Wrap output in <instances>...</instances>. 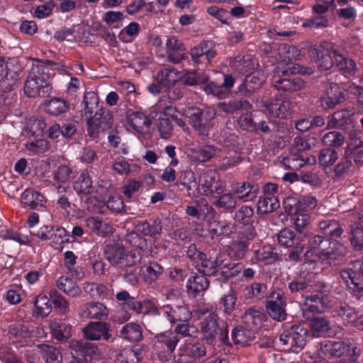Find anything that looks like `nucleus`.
Here are the masks:
<instances>
[{
    "mask_svg": "<svg viewBox=\"0 0 363 363\" xmlns=\"http://www.w3.org/2000/svg\"><path fill=\"white\" fill-rule=\"evenodd\" d=\"M233 219L237 225L254 223V208L250 205H242L234 211Z\"/></svg>",
    "mask_w": 363,
    "mask_h": 363,
    "instance_id": "obj_52",
    "label": "nucleus"
},
{
    "mask_svg": "<svg viewBox=\"0 0 363 363\" xmlns=\"http://www.w3.org/2000/svg\"><path fill=\"white\" fill-rule=\"evenodd\" d=\"M140 26L137 22H131L118 34V38L123 43H131L140 33Z\"/></svg>",
    "mask_w": 363,
    "mask_h": 363,
    "instance_id": "obj_64",
    "label": "nucleus"
},
{
    "mask_svg": "<svg viewBox=\"0 0 363 363\" xmlns=\"http://www.w3.org/2000/svg\"><path fill=\"white\" fill-rule=\"evenodd\" d=\"M336 67L345 74L353 75L357 71L355 62L340 53L337 50L333 52Z\"/></svg>",
    "mask_w": 363,
    "mask_h": 363,
    "instance_id": "obj_48",
    "label": "nucleus"
},
{
    "mask_svg": "<svg viewBox=\"0 0 363 363\" xmlns=\"http://www.w3.org/2000/svg\"><path fill=\"white\" fill-rule=\"evenodd\" d=\"M272 86L278 91L294 93L305 86V82L300 77L289 76L288 71H282V74L274 75L272 79Z\"/></svg>",
    "mask_w": 363,
    "mask_h": 363,
    "instance_id": "obj_12",
    "label": "nucleus"
},
{
    "mask_svg": "<svg viewBox=\"0 0 363 363\" xmlns=\"http://www.w3.org/2000/svg\"><path fill=\"white\" fill-rule=\"evenodd\" d=\"M97 351L98 349L92 343L77 342L69 363H94L98 356Z\"/></svg>",
    "mask_w": 363,
    "mask_h": 363,
    "instance_id": "obj_18",
    "label": "nucleus"
},
{
    "mask_svg": "<svg viewBox=\"0 0 363 363\" xmlns=\"http://www.w3.org/2000/svg\"><path fill=\"white\" fill-rule=\"evenodd\" d=\"M195 314L200 320V330L207 344L215 345L218 340L220 345L232 347L228 325L220 320L216 311L208 307H199L195 311Z\"/></svg>",
    "mask_w": 363,
    "mask_h": 363,
    "instance_id": "obj_2",
    "label": "nucleus"
},
{
    "mask_svg": "<svg viewBox=\"0 0 363 363\" xmlns=\"http://www.w3.org/2000/svg\"><path fill=\"white\" fill-rule=\"evenodd\" d=\"M308 265H313V260L304 262L301 264L299 272L288 283L290 294L294 296L300 295L304 299L302 306L303 315L309 318L308 313H322L333 306V297L330 286L323 281L314 282L313 274L305 273Z\"/></svg>",
    "mask_w": 363,
    "mask_h": 363,
    "instance_id": "obj_1",
    "label": "nucleus"
},
{
    "mask_svg": "<svg viewBox=\"0 0 363 363\" xmlns=\"http://www.w3.org/2000/svg\"><path fill=\"white\" fill-rule=\"evenodd\" d=\"M135 228L144 236L155 238L162 233V220L156 218L149 220H141L135 225Z\"/></svg>",
    "mask_w": 363,
    "mask_h": 363,
    "instance_id": "obj_32",
    "label": "nucleus"
},
{
    "mask_svg": "<svg viewBox=\"0 0 363 363\" xmlns=\"http://www.w3.org/2000/svg\"><path fill=\"white\" fill-rule=\"evenodd\" d=\"M237 302V293L231 289L228 294H224L219 301L220 308L225 315H230L235 308Z\"/></svg>",
    "mask_w": 363,
    "mask_h": 363,
    "instance_id": "obj_56",
    "label": "nucleus"
},
{
    "mask_svg": "<svg viewBox=\"0 0 363 363\" xmlns=\"http://www.w3.org/2000/svg\"><path fill=\"white\" fill-rule=\"evenodd\" d=\"M331 55L328 50H325L320 46L314 45L309 50L311 57L315 62L319 69L327 71L331 69L335 64L333 53Z\"/></svg>",
    "mask_w": 363,
    "mask_h": 363,
    "instance_id": "obj_22",
    "label": "nucleus"
},
{
    "mask_svg": "<svg viewBox=\"0 0 363 363\" xmlns=\"http://www.w3.org/2000/svg\"><path fill=\"white\" fill-rule=\"evenodd\" d=\"M160 313L172 326L178 322H184L192 318L191 311L185 304H164L161 306Z\"/></svg>",
    "mask_w": 363,
    "mask_h": 363,
    "instance_id": "obj_13",
    "label": "nucleus"
},
{
    "mask_svg": "<svg viewBox=\"0 0 363 363\" xmlns=\"http://www.w3.org/2000/svg\"><path fill=\"white\" fill-rule=\"evenodd\" d=\"M49 295L57 313L67 315L69 311V303L67 300L55 289H50Z\"/></svg>",
    "mask_w": 363,
    "mask_h": 363,
    "instance_id": "obj_54",
    "label": "nucleus"
},
{
    "mask_svg": "<svg viewBox=\"0 0 363 363\" xmlns=\"http://www.w3.org/2000/svg\"><path fill=\"white\" fill-rule=\"evenodd\" d=\"M197 264V270L206 276H214L219 269H223V261L216 257L213 259L208 258L205 253V257H202Z\"/></svg>",
    "mask_w": 363,
    "mask_h": 363,
    "instance_id": "obj_34",
    "label": "nucleus"
},
{
    "mask_svg": "<svg viewBox=\"0 0 363 363\" xmlns=\"http://www.w3.org/2000/svg\"><path fill=\"white\" fill-rule=\"evenodd\" d=\"M315 313H308V315L311 320L310 327L313 335L317 337L328 336L333 337L335 335V329L331 326L330 322L328 318L325 317H313Z\"/></svg>",
    "mask_w": 363,
    "mask_h": 363,
    "instance_id": "obj_21",
    "label": "nucleus"
},
{
    "mask_svg": "<svg viewBox=\"0 0 363 363\" xmlns=\"http://www.w3.org/2000/svg\"><path fill=\"white\" fill-rule=\"evenodd\" d=\"M4 336L13 344L23 347L28 345L37 335L35 328L30 323L17 321L9 324L4 330Z\"/></svg>",
    "mask_w": 363,
    "mask_h": 363,
    "instance_id": "obj_8",
    "label": "nucleus"
},
{
    "mask_svg": "<svg viewBox=\"0 0 363 363\" xmlns=\"http://www.w3.org/2000/svg\"><path fill=\"white\" fill-rule=\"evenodd\" d=\"M99 97L94 91L86 92L82 103L83 106L81 110L82 116H84L88 120V118L93 117V114L96 111H99Z\"/></svg>",
    "mask_w": 363,
    "mask_h": 363,
    "instance_id": "obj_41",
    "label": "nucleus"
},
{
    "mask_svg": "<svg viewBox=\"0 0 363 363\" xmlns=\"http://www.w3.org/2000/svg\"><path fill=\"white\" fill-rule=\"evenodd\" d=\"M119 336L130 342H139L143 340L142 327L136 323H128L119 330Z\"/></svg>",
    "mask_w": 363,
    "mask_h": 363,
    "instance_id": "obj_33",
    "label": "nucleus"
},
{
    "mask_svg": "<svg viewBox=\"0 0 363 363\" xmlns=\"http://www.w3.org/2000/svg\"><path fill=\"white\" fill-rule=\"evenodd\" d=\"M57 288L72 298L80 296L82 294L81 288L71 278L65 276H61L56 281Z\"/></svg>",
    "mask_w": 363,
    "mask_h": 363,
    "instance_id": "obj_42",
    "label": "nucleus"
},
{
    "mask_svg": "<svg viewBox=\"0 0 363 363\" xmlns=\"http://www.w3.org/2000/svg\"><path fill=\"white\" fill-rule=\"evenodd\" d=\"M50 330L52 337L60 342H67L72 336V326L65 322H52Z\"/></svg>",
    "mask_w": 363,
    "mask_h": 363,
    "instance_id": "obj_44",
    "label": "nucleus"
},
{
    "mask_svg": "<svg viewBox=\"0 0 363 363\" xmlns=\"http://www.w3.org/2000/svg\"><path fill=\"white\" fill-rule=\"evenodd\" d=\"M287 128L286 123L280 120H269L260 121L256 122V131L255 133H262L263 134L271 135L275 133H284L285 130Z\"/></svg>",
    "mask_w": 363,
    "mask_h": 363,
    "instance_id": "obj_38",
    "label": "nucleus"
},
{
    "mask_svg": "<svg viewBox=\"0 0 363 363\" xmlns=\"http://www.w3.org/2000/svg\"><path fill=\"white\" fill-rule=\"evenodd\" d=\"M125 241L132 247L135 248V250L130 252H139L141 254V251L145 250L147 248L146 239L141 236L138 231L128 233L125 236Z\"/></svg>",
    "mask_w": 363,
    "mask_h": 363,
    "instance_id": "obj_61",
    "label": "nucleus"
},
{
    "mask_svg": "<svg viewBox=\"0 0 363 363\" xmlns=\"http://www.w3.org/2000/svg\"><path fill=\"white\" fill-rule=\"evenodd\" d=\"M52 311V304L50 298L45 295L36 296L34 302V310L33 315L35 317L45 318Z\"/></svg>",
    "mask_w": 363,
    "mask_h": 363,
    "instance_id": "obj_50",
    "label": "nucleus"
},
{
    "mask_svg": "<svg viewBox=\"0 0 363 363\" xmlns=\"http://www.w3.org/2000/svg\"><path fill=\"white\" fill-rule=\"evenodd\" d=\"M44 111L52 116H60L69 110V103L62 97L53 96L44 101L43 104Z\"/></svg>",
    "mask_w": 363,
    "mask_h": 363,
    "instance_id": "obj_27",
    "label": "nucleus"
},
{
    "mask_svg": "<svg viewBox=\"0 0 363 363\" xmlns=\"http://www.w3.org/2000/svg\"><path fill=\"white\" fill-rule=\"evenodd\" d=\"M183 115L189 118L190 125L196 133L202 137H208L213 127V120L216 111L211 107L201 108L196 106H186L182 110Z\"/></svg>",
    "mask_w": 363,
    "mask_h": 363,
    "instance_id": "obj_4",
    "label": "nucleus"
},
{
    "mask_svg": "<svg viewBox=\"0 0 363 363\" xmlns=\"http://www.w3.org/2000/svg\"><path fill=\"white\" fill-rule=\"evenodd\" d=\"M206 354L205 346L200 342H187L180 347L179 355L186 358L188 362H194L203 357Z\"/></svg>",
    "mask_w": 363,
    "mask_h": 363,
    "instance_id": "obj_29",
    "label": "nucleus"
},
{
    "mask_svg": "<svg viewBox=\"0 0 363 363\" xmlns=\"http://www.w3.org/2000/svg\"><path fill=\"white\" fill-rule=\"evenodd\" d=\"M279 207V201L275 196L259 197L257 202V213L260 216L274 211Z\"/></svg>",
    "mask_w": 363,
    "mask_h": 363,
    "instance_id": "obj_49",
    "label": "nucleus"
},
{
    "mask_svg": "<svg viewBox=\"0 0 363 363\" xmlns=\"http://www.w3.org/2000/svg\"><path fill=\"white\" fill-rule=\"evenodd\" d=\"M338 152L333 147L323 148L319 152L318 162L324 168L334 165L338 159Z\"/></svg>",
    "mask_w": 363,
    "mask_h": 363,
    "instance_id": "obj_62",
    "label": "nucleus"
},
{
    "mask_svg": "<svg viewBox=\"0 0 363 363\" xmlns=\"http://www.w3.org/2000/svg\"><path fill=\"white\" fill-rule=\"evenodd\" d=\"M230 187L238 201L241 202L252 201L259 193V186L249 181L233 182Z\"/></svg>",
    "mask_w": 363,
    "mask_h": 363,
    "instance_id": "obj_14",
    "label": "nucleus"
},
{
    "mask_svg": "<svg viewBox=\"0 0 363 363\" xmlns=\"http://www.w3.org/2000/svg\"><path fill=\"white\" fill-rule=\"evenodd\" d=\"M273 299L269 300L266 303V310L269 315L279 322L284 321L286 319V301L284 294L281 291H275L272 294Z\"/></svg>",
    "mask_w": 363,
    "mask_h": 363,
    "instance_id": "obj_17",
    "label": "nucleus"
},
{
    "mask_svg": "<svg viewBox=\"0 0 363 363\" xmlns=\"http://www.w3.org/2000/svg\"><path fill=\"white\" fill-rule=\"evenodd\" d=\"M340 276L347 286L356 282H363V261L354 260L351 267L340 271Z\"/></svg>",
    "mask_w": 363,
    "mask_h": 363,
    "instance_id": "obj_26",
    "label": "nucleus"
},
{
    "mask_svg": "<svg viewBox=\"0 0 363 363\" xmlns=\"http://www.w3.org/2000/svg\"><path fill=\"white\" fill-rule=\"evenodd\" d=\"M127 121L129 125L138 134L145 135L149 132L152 121L144 113L140 111H128Z\"/></svg>",
    "mask_w": 363,
    "mask_h": 363,
    "instance_id": "obj_23",
    "label": "nucleus"
},
{
    "mask_svg": "<svg viewBox=\"0 0 363 363\" xmlns=\"http://www.w3.org/2000/svg\"><path fill=\"white\" fill-rule=\"evenodd\" d=\"M51 74L45 65H33L24 83L23 91L29 98H45L52 91Z\"/></svg>",
    "mask_w": 363,
    "mask_h": 363,
    "instance_id": "obj_3",
    "label": "nucleus"
},
{
    "mask_svg": "<svg viewBox=\"0 0 363 363\" xmlns=\"http://www.w3.org/2000/svg\"><path fill=\"white\" fill-rule=\"evenodd\" d=\"M47 124L44 119L42 117H37L30 119L26 132L29 136L38 138L43 136Z\"/></svg>",
    "mask_w": 363,
    "mask_h": 363,
    "instance_id": "obj_58",
    "label": "nucleus"
},
{
    "mask_svg": "<svg viewBox=\"0 0 363 363\" xmlns=\"http://www.w3.org/2000/svg\"><path fill=\"white\" fill-rule=\"evenodd\" d=\"M309 162V159L304 156L303 153H298L291 151L290 155L284 159V163L292 170H297Z\"/></svg>",
    "mask_w": 363,
    "mask_h": 363,
    "instance_id": "obj_57",
    "label": "nucleus"
},
{
    "mask_svg": "<svg viewBox=\"0 0 363 363\" xmlns=\"http://www.w3.org/2000/svg\"><path fill=\"white\" fill-rule=\"evenodd\" d=\"M279 259L277 252H274V248L271 245H264L253 252L252 259L256 262H272Z\"/></svg>",
    "mask_w": 363,
    "mask_h": 363,
    "instance_id": "obj_53",
    "label": "nucleus"
},
{
    "mask_svg": "<svg viewBox=\"0 0 363 363\" xmlns=\"http://www.w3.org/2000/svg\"><path fill=\"white\" fill-rule=\"evenodd\" d=\"M355 171L353 162L350 160L344 152L343 157L333 169V178L336 180L345 179L347 176L352 174Z\"/></svg>",
    "mask_w": 363,
    "mask_h": 363,
    "instance_id": "obj_39",
    "label": "nucleus"
},
{
    "mask_svg": "<svg viewBox=\"0 0 363 363\" xmlns=\"http://www.w3.org/2000/svg\"><path fill=\"white\" fill-rule=\"evenodd\" d=\"M38 347L44 353L45 363H62V355L55 347L46 344L38 345Z\"/></svg>",
    "mask_w": 363,
    "mask_h": 363,
    "instance_id": "obj_60",
    "label": "nucleus"
},
{
    "mask_svg": "<svg viewBox=\"0 0 363 363\" xmlns=\"http://www.w3.org/2000/svg\"><path fill=\"white\" fill-rule=\"evenodd\" d=\"M337 313L347 324L363 330V314L357 316L356 310L347 304H344L337 308Z\"/></svg>",
    "mask_w": 363,
    "mask_h": 363,
    "instance_id": "obj_30",
    "label": "nucleus"
},
{
    "mask_svg": "<svg viewBox=\"0 0 363 363\" xmlns=\"http://www.w3.org/2000/svg\"><path fill=\"white\" fill-rule=\"evenodd\" d=\"M310 331L303 323H296L285 328L279 338L281 350L299 353L305 347Z\"/></svg>",
    "mask_w": 363,
    "mask_h": 363,
    "instance_id": "obj_5",
    "label": "nucleus"
},
{
    "mask_svg": "<svg viewBox=\"0 0 363 363\" xmlns=\"http://www.w3.org/2000/svg\"><path fill=\"white\" fill-rule=\"evenodd\" d=\"M86 123L88 135L94 139L98 138L101 130L111 128L113 124V116L108 109L101 106L99 111H96L93 117L88 118Z\"/></svg>",
    "mask_w": 363,
    "mask_h": 363,
    "instance_id": "obj_9",
    "label": "nucleus"
},
{
    "mask_svg": "<svg viewBox=\"0 0 363 363\" xmlns=\"http://www.w3.org/2000/svg\"><path fill=\"white\" fill-rule=\"evenodd\" d=\"M104 255L107 261L113 266L120 269L128 265H137L142 259L139 252H129L119 243H110L106 245Z\"/></svg>",
    "mask_w": 363,
    "mask_h": 363,
    "instance_id": "obj_7",
    "label": "nucleus"
},
{
    "mask_svg": "<svg viewBox=\"0 0 363 363\" xmlns=\"http://www.w3.org/2000/svg\"><path fill=\"white\" fill-rule=\"evenodd\" d=\"M84 315L90 319H97L102 321L106 320L108 315V311L106 306L99 302H90L85 304L83 311Z\"/></svg>",
    "mask_w": 363,
    "mask_h": 363,
    "instance_id": "obj_40",
    "label": "nucleus"
},
{
    "mask_svg": "<svg viewBox=\"0 0 363 363\" xmlns=\"http://www.w3.org/2000/svg\"><path fill=\"white\" fill-rule=\"evenodd\" d=\"M216 43L213 40H203L190 50V55L195 64L210 63L216 56Z\"/></svg>",
    "mask_w": 363,
    "mask_h": 363,
    "instance_id": "obj_16",
    "label": "nucleus"
},
{
    "mask_svg": "<svg viewBox=\"0 0 363 363\" xmlns=\"http://www.w3.org/2000/svg\"><path fill=\"white\" fill-rule=\"evenodd\" d=\"M345 101V96L337 84H331L320 97L321 106L325 109H332Z\"/></svg>",
    "mask_w": 363,
    "mask_h": 363,
    "instance_id": "obj_25",
    "label": "nucleus"
},
{
    "mask_svg": "<svg viewBox=\"0 0 363 363\" xmlns=\"http://www.w3.org/2000/svg\"><path fill=\"white\" fill-rule=\"evenodd\" d=\"M328 249L323 259L335 260L347 254V247L337 240H332Z\"/></svg>",
    "mask_w": 363,
    "mask_h": 363,
    "instance_id": "obj_59",
    "label": "nucleus"
},
{
    "mask_svg": "<svg viewBox=\"0 0 363 363\" xmlns=\"http://www.w3.org/2000/svg\"><path fill=\"white\" fill-rule=\"evenodd\" d=\"M209 287V281L203 274H194L186 281V293L189 296L195 297L198 294L205 291Z\"/></svg>",
    "mask_w": 363,
    "mask_h": 363,
    "instance_id": "obj_31",
    "label": "nucleus"
},
{
    "mask_svg": "<svg viewBox=\"0 0 363 363\" xmlns=\"http://www.w3.org/2000/svg\"><path fill=\"white\" fill-rule=\"evenodd\" d=\"M230 66L235 71L242 74H245L254 69V64L250 55H239L230 59Z\"/></svg>",
    "mask_w": 363,
    "mask_h": 363,
    "instance_id": "obj_51",
    "label": "nucleus"
},
{
    "mask_svg": "<svg viewBox=\"0 0 363 363\" xmlns=\"http://www.w3.org/2000/svg\"><path fill=\"white\" fill-rule=\"evenodd\" d=\"M21 203L25 207L32 210L44 211L46 210L47 199L44 195L32 188H28L21 194Z\"/></svg>",
    "mask_w": 363,
    "mask_h": 363,
    "instance_id": "obj_19",
    "label": "nucleus"
},
{
    "mask_svg": "<svg viewBox=\"0 0 363 363\" xmlns=\"http://www.w3.org/2000/svg\"><path fill=\"white\" fill-rule=\"evenodd\" d=\"M269 113L278 118H287L292 113L291 101L282 96L273 97L264 103Z\"/></svg>",
    "mask_w": 363,
    "mask_h": 363,
    "instance_id": "obj_15",
    "label": "nucleus"
},
{
    "mask_svg": "<svg viewBox=\"0 0 363 363\" xmlns=\"http://www.w3.org/2000/svg\"><path fill=\"white\" fill-rule=\"evenodd\" d=\"M320 232L331 240H337L344 233L342 224L335 220H323L318 224Z\"/></svg>",
    "mask_w": 363,
    "mask_h": 363,
    "instance_id": "obj_35",
    "label": "nucleus"
},
{
    "mask_svg": "<svg viewBox=\"0 0 363 363\" xmlns=\"http://www.w3.org/2000/svg\"><path fill=\"white\" fill-rule=\"evenodd\" d=\"M164 273V267L157 262H150L143 272L144 281L152 284L156 281Z\"/></svg>",
    "mask_w": 363,
    "mask_h": 363,
    "instance_id": "obj_55",
    "label": "nucleus"
},
{
    "mask_svg": "<svg viewBox=\"0 0 363 363\" xmlns=\"http://www.w3.org/2000/svg\"><path fill=\"white\" fill-rule=\"evenodd\" d=\"M231 337L233 343L241 347L250 345L255 340V333L252 330L247 329L242 326L235 327L231 332Z\"/></svg>",
    "mask_w": 363,
    "mask_h": 363,
    "instance_id": "obj_37",
    "label": "nucleus"
},
{
    "mask_svg": "<svg viewBox=\"0 0 363 363\" xmlns=\"http://www.w3.org/2000/svg\"><path fill=\"white\" fill-rule=\"evenodd\" d=\"M263 79L258 72H253L245 76L243 82L238 87V92L243 97H251L263 84Z\"/></svg>",
    "mask_w": 363,
    "mask_h": 363,
    "instance_id": "obj_24",
    "label": "nucleus"
},
{
    "mask_svg": "<svg viewBox=\"0 0 363 363\" xmlns=\"http://www.w3.org/2000/svg\"><path fill=\"white\" fill-rule=\"evenodd\" d=\"M84 337L91 341L113 342L110 324L104 321H91L82 330Z\"/></svg>",
    "mask_w": 363,
    "mask_h": 363,
    "instance_id": "obj_10",
    "label": "nucleus"
},
{
    "mask_svg": "<svg viewBox=\"0 0 363 363\" xmlns=\"http://www.w3.org/2000/svg\"><path fill=\"white\" fill-rule=\"evenodd\" d=\"M180 78L179 72L175 68H163L160 69L156 76L157 82L165 87H170Z\"/></svg>",
    "mask_w": 363,
    "mask_h": 363,
    "instance_id": "obj_47",
    "label": "nucleus"
},
{
    "mask_svg": "<svg viewBox=\"0 0 363 363\" xmlns=\"http://www.w3.org/2000/svg\"><path fill=\"white\" fill-rule=\"evenodd\" d=\"M72 187L77 195L80 198L93 194L94 186L89 172L83 171L73 182Z\"/></svg>",
    "mask_w": 363,
    "mask_h": 363,
    "instance_id": "obj_28",
    "label": "nucleus"
},
{
    "mask_svg": "<svg viewBox=\"0 0 363 363\" xmlns=\"http://www.w3.org/2000/svg\"><path fill=\"white\" fill-rule=\"evenodd\" d=\"M23 77V69L18 64H11L0 70V91L9 92L17 88Z\"/></svg>",
    "mask_w": 363,
    "mask_h": 363,
    "instance_id": "obj_11",
    "label": "nucleus"
},
{
    "mask_svg": "<svg viewBox=\"0 0 363 363\" xmlns=\"http://www.w3.org/2000/svg\"><path fill=\"white\" fill-rule=\"evenodd\" d=\"M155 339L158 344L166 347L167 352L169 354H172L174 352L175 348L180 340L179 336H177L172 330H168L163 333L157 334Z\"/></svg>",
    "mask_w": 363,
    "mask_h": 363,
    "instance_id": "obj_43",
    "label": "nucleus"
},
{
    "mask_svg": "<svg viewBox=\"0 0 363 363\" xmlns=\"http://www.w3.org/2000/svg\"><path fill=\"white\" fill-rule=\"evenodd\" d=\"M238 199L230 191L216 197L214 205L227 213H233L238 206Z\"/></svg>",
    "mask_w": 363,
    "mask_h": 363,
    "instance_id": "obj_46",
    "label": "nucleus"
},
{
    "mask_svg": "<svg viewBox=\"0 0 363 363\" xmlns=\"http://www.w3.org/2000/svg\"><path fill=\"white\" fill-rule=\"evenodd\" d=\"M277 240L281 247L289 250L288 260L293 262H299L306 257L309 250H305V244L303 242L302 235L297 234L292 230L284 228L277 234Z\"/></svg>",
    "mask_w": 363,
    "mask_h": 363,
    "instance_id": "obj_6",
    "label": "nucleus"
},
{
    "mask_svg": "<svg viewBox=\"0 0 363 363\" xmlns=\"http://www.w3.org/2000/svg\"><path fill=\"white\" fill-rule=\"evenodd\" d=\"M165 50L167 60L172 63L179 64L185 57V48L183 43L174 35L167 38Z\"/></svg>",
    "mask_w": 363,
    "mask_h": 363,
    "instance_id": "obj_20",
    "label": "nucleus"
},
{
    "mask_svg": "<svg viewBox=\"0 0 363 363\" xmlns=\"http://www.w3.org/2000/svg\"><path fill=\"white\" fill-rule=\"evenodd\" d=\"M349 240L355 251L363 249V215L359 216L354 227H352L349 234Z\"/></svg>",
    "mask_w": 363,
    "mask_h": 363,
    "instance_id": "obj_45",
    "label": "nucleus"
},
{
    "mask_svg": "<svg viewBox=\"0 0 363 363\" xmlns=\"http://www.w3.org/2000/svg\"><path fill=\"white\" fill-rule=\"evenodd\" d=\"M250 242L237 239L230 246V255L235 259H241L246 255L249 250Z\"/></svg>",
    "mask_w": 363,
    "mask_h": 363,
    "instance_id": "obj_63",
    "label": "nucleus"
},
{
    "mask_svg": "<svg viewBox=\"0 0 363 363\" xmlns=\"http://www.w3.org/2000/svg\"><path fill=\"white\" fill-rule=\"evenodd\" d=\"M217 107L226 114L233 115L240 111H250L252 106L247 100H230L218 103Z\"/></svg>",
    "mask_w": 363,
    "mask_h": 363,
    "instance_id": "obj_36",
    "label": "nucleus"
}]
</instances>
